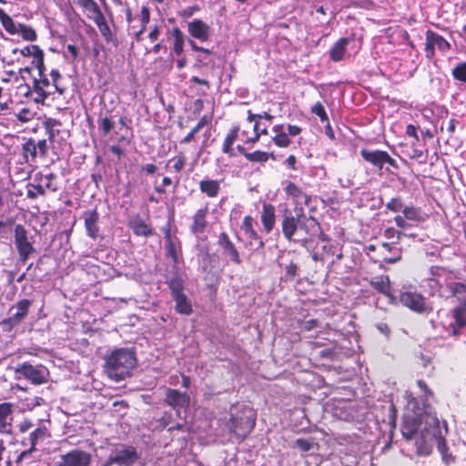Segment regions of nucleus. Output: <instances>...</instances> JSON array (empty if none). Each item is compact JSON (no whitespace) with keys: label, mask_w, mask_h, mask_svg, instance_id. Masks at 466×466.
I'll return each mask as SVG.
<instances>
[{"label":"nucleus","mask_w":466,"mask_h":466,"mask_svg":"<svg viewBox=\"0 0 466 466\" xmlns=\"http://www.w3.org/2000/svg\"><path fill=\"white\" fill-rule=\"evenodd\" d=\"M319 230V223L313 216H307L302 207L291 211L285 208L281 219V231L286 240L307 247Z\"/></svg>","instance_id":"f257e3e1"},{"label":"nucleus","mask_w":466,"mask_h":466,"mask_svg":"<svg viewBox=\"0 0 466 466\" xmlns=\"http://www.w3.org/2000/svg\"><path fill=\"white\" fill-rule=\"evenodd\" d=\"M136 366V351L129 348H120L105 358L104 370L108 378L120 381L131 376Z\"/></svg>","instance_id":"f03ea898"},{"label":"nucleus","mask_w":466,"mask_h":466,"mask_svg":"<svg viewBox=\"0 0 466 466\" xmlns=\"http://www.w3.org/2000/svg\"><path fill=\"white\" fill-rule=\"evenodd\" d=\"M230 431L239 440L243 441L253 430L256 424L255 410L247 406H234L230 409Z\"/></svg>","instance_id":"7ed1b4c3"},{"label":"nucleus","mask_w":466,"mask_h":466,"mask_svg":"<svg viewBox=\"0 0 466 466\" xmlns=\"http://www.w3.org/2000/svg\"><path fill=\"white\" fill-rule=\"evenodd\" d=\"M424 427L420 430V436L416 438L417 453L427 456L431 453L435 439L440 433V420L436 415L425 414L423 416Z\"/></svg>","instance_id":"20e7f679"},{"label":"nucleus","mask_w":466,"mask_h":466,"mask_svg":"<svg viewBox=\"0 0 466 466\" xmlns=\"http://www.w3.org/2000/svg\"><path fill=\"white\" fill-rule=\"evenodd\" d=\"M140 456L137 449L130 445H116L101 466H133Z\"/></svg>","instance_id":"39448f33"},{"label":"nucleus","mask_w":466,"mask_h":466,"mask_svg":"<svg viewBox=\"0 0 466 466\" xmlns=\"http://www.w3.org/2000/svg\"><path fill=\"white\" fill-rule=\"evenodd\" d=\"M400 302L409 308L410 310L419 313H430L432 311V306L427 302L426 299L416 290H400Z\"/></svg>","instance_id":"423d86ee"},{"label":"nucleus","mask_w":466,"mask_h":466,"mask_svg":"<svg viewBox=\"0 0 466 466\" xmlns=\"http://www.w3.org/2000/svg\"><path fill=\"white\" fill-rule=\"evenodd\" d=\"M50 437V432L48 431V429L41 424L40 426L36 427L35 430H33L28 438L27 439H24L22 441V444L24 446H26L27 444L30 445V447L22 451L16 458L15 460V463H21L25 457H28L30 456L31 454H33V452L35 451V446L40 443V442H43L45 440H46L47 438Z\"/></svg>","instance_id":"0eeeda50"},{"label":"nucleus","mask_w":466,"mask_h":466,"mask_svg":"<svg viewBox=\"0 0 466 466\" xmlns=\"http://www.w3.org/2000/svg\"><path fill=\"white\" fill-rule=\"evenodd\" d=\"M16 374L23 376L33 384L40 385L46 382L47 371L42 366H33L28 362H24L15 367Z\"/></svg>","instance_id":"6e6552de"},{"label":"nucleus","mask_w":466,"mask_h":466,"mask_svg":"<svg viewBox=\"0 0 466 466\" xmlns=\"http://www.w3.org/2000/svg\"><path fill=\"white\" fill-rule=\"evenodd\" d=\"M15 244L19 254V260L25 263L29 256L35 252V248L28 241L27 231L22 225L15 228Z\"/></svg>","instance_id":"1a4fd4ad"},{"label":"nucleus","mask_w":466,"mask_h":466,"mask_svg":"<svg viewBox=\"0 0 466 466\" xmlns=\"http://www.w3.org/2000/svg\"><path fill=\"white\" fill-rule=\"evenodd\" d=\"M425 53L426 57L431 59L435 56V47L441 52L445 53L451 49L450 43L439 34L432 30L426 31Z\"/></svg>","instance_id":"9d476101"},{"label":"nucleus","mask_w":466,"mask_h":466,"mask_svg":"<svg viewBox=\"0 0 466 466\" xmlns=\"http://www.w3.org/2000/svg\"><path fill=\"white\" fill-rule=\"evenodd\" d=\"M32 93L35 95L34 100L38 104H44L49 96L55 94L53 84L46 74L38 75L34 78Z\"/></svg>","instance_id":"9b49d317"},{"label":"nucleus","mask_w":466,"mask_h":466,"mask_svg":"<svg viewBox=\"0 0 466 466\" xmlns=\"http://www.w3.org/2000/svg\"><path fill=\"white\" fill-rule=\"evenodd\" d=\"M452 321L449 324L448 330L451 336L457 337L461 329L466 328V304H459L450 311Z\"/></svg>","instance_id":"f8f14e48"},{"label":"nucleus","mask_w":466,"mask_h":466,"mask_svg":"<svg viewBox=\"0 0 466 466\" xmlns=\"http://www.w3.org/2000/svg\"><path fill=\"white\" fill-rule=\"evenodd\" d=\"M90 461L91 458L87 452L74 450L63 455L56 466H88Z\"/></svg>","instance_id":"ddd939ff"},{"label":"nucleus","mask_w":466,"mask_h":466,"mask_svg":"<svg viewBox=\"0 0 466 466\" xmlns=\"http://www.w3.org/2000/svg\"><path fill=\"white\" fill-rule=\"evenodd\" d=\"M187 32L193 38L198 39L201 42L208 41L211 35L210 26L198 18H195L187 23Z\"/></svg>","instance_id":"4468645a"},{"label":"nucleus","mask_w":466,"mask_h":466,"mask_svg":"<svg viewBox=\"0 0 466 466\" xmlns=\"http://www.w3.org/2000/svg\"><path fill=\"white\" fill-rule=\"evenodd\" d=\"M14 420V405L11 402L0 403V433L12 434V423Z\"/></svg>","instance_id":"2eb2a0df"},{"label":"nucleus","mask_w":466,"mask_h":466,"mask_svg":"<svg viewBox=\"0 0 466 466\" xmlns=\"http://www.w3.org/2000/svg\"><path fill=\"white\" fill-rule=\"evenodd\" d=\"M218 245L222 248L223 254L229 257L230 260L237 265L241 264L239 252L229 239L226 232H221L218 236Z\"/></svg>","instance_id":"dca6fc26"},{"label":"nucleus","mask_w":466,"mask_h":466,"mask_svg":"<svg viewBox=\"0 0 466 466\" xmlns=\"http://www.w3.org/2000/svg\"><path fill=\"white\" fill-rule=\"evenodd\" d=\"M253 219L250 216H246L243 218L241 228L244 230L245 235L249 240V245L254 250H259L264 248V241L258 237V233L253 228Z\"/></svg>","instance_id":"f3484780"},{"label":"nucleus","mask_w":466,"mask_h":466,"mask_svg":"<svg viewBox=\"0 0 466 466\" xmlns=\"http://www.w3.org/2000/svg\"><path fill=\"white\" fill-rule=\"evenodd\" d=\"M165 402L172 408L178 410L189 405V396L187 392H180L177 390L167 389Z\"/></svg>","instance_id":"a211bd4d"},{"label":"nucleus","mask_w":466,"mask_h":466,"mask_svg":"<svg viewBox=\"0 0 466 466\" xmlns=\"http://www.w3.org/2000/svg\"><path fill=\"white\" fill-rule=\"evenodd\" d=\"M370 286L378 292L385 295L391 304L397 302V298L391 294L390 280L389 276L380 275L371 279Z\"/></svg>","instance_id":"6ab92c4d"},{"label":"nucleus","mask_w":466,"mask_h":466,"mask_svg":"<svg viewBox=\"0 0 466 466\" xmlns=\"http://www.w3.org/2000/svg\"><path fill=\"white\" fill-rule=\"evenodd\" d=\"M85 228L89 238L96 240L99 237V214L96 209L84 213Z\"/></svg>","instance_id":"aec40b11"},{"label":"nucleus","mask_w":466,"mask_h":466,"mask_svg":"<svg viewBox=\"0 0 466 466\" xmlns=\"http://www.w3.org/2000/svg\"><path fill=\"white\" fill-rule=\"evenodd\" d=\"M361 157L373 167L381 170L384 167V160L386 157V151L383 150H370L367 148H362L360 152Z\"/></svg>","instance_id":"412c9836"},{"label":"nucleus","mask_w":466,"mask_h":466,"mask_svg":"<svg viewBox=\"0 0 466 466\" xmlns=\"http://www.w3.org/2000/svg\"><path fill=\"white\" fill-rule=\"evenodd\" d=\"M424 423L423 417L419 420L413 416H405L401 426V433L406 440L416 437L421 424Z\"/></svg>","instance_id":"4be33fe9"},{"label":"nucleus","mask_w":466,"mask_h":466,"mask_svg":"<svg viewBox=\"0 0 466 466\" xmlns=\"http://www.w3.org/2000/svg\"><path fill=\"white\" fill-rule=\"evenodd\" d=\"M208 213V207L201 208L198 210H197V212L193 216V223L190 227V230H191L192 234L198 236L199 234H202L205 231V229L208 226V221H207Z\"/></svg>","instance_id":"5701e85b"},{"label":"nucleus","mask_w":466,"mask_h":466,"mask_svg":"<svg viewBox=\"0 0 466 466\" xmlns=\"http://www.w3.org/2000/svg\"><path fill=\"white\" fill-rule=\"evenodd\" d=\"M26 187V197L30 199H36L39 196H45L46 189L43 185V173H35L33 182L28 183Z\"/></svg>","instance_id":"b1692460"},{"label":"nucleus","mask_w":466,"mask_h":466,"mask_svg":"<svg viewBox=\"0 0 466 466\" xmlns=\"http://www.w3.org/2000/svg\"><path fill=\"white\" fill-rule=\"evenodd\" d=\"M31 305V300L26 299H21L13 306H11V308L9 309V313L16 319H18L20 322H23L24 319L28 315Z\"/></svg>","instance_id":"393cba45"},{"label":"nucleus","mask_w":466,"mask_h":466,"mask_svg":"<svg viewBox=\"0 0 466 466\" xmlns=\"http://www.w3.org/2000/svg\"><path fill=\"white\" fill-rule=\"evenodd\" d=\"M199 190L210 198H216L220 190V183L216 179H202L199 182Z\"/></svg>","instance_id":"a878e982"},{"label":"nucleus","mask_w":466,"mask_h":466,"mask_svg":"<svg viewBox=\"0 0 466 466\" xmlns=\"http://www.w3.org/2000/svg\"><path fill=\"white\" fill-rule=\"evenodd\" d=\"M349 43V38H339L329 50V58L334 62L341 61L345 56L346 47Z\"/></svg>","instance_id":"bb28decb"},{"label":"nucleus","mask_w":466,"mask_h":466,"mask_svg":"<svg viewBox=\"0 0 466 466\" xmlns=\"http://www.w3.org/2000/svg\"><path fill=\"white\" fill-rule=\"evenodd\" d=\"M261 222L267 233H269L273 229L275 225V208L272 205H263Z\"/></svg>","instance_id":"cd10ccee"},{"label":"nucleus","mask_w":466,"mask_h":466,"mask_svg":"<svg viewBox=\"0 0 466 466\" xmlns=\"http://www.w3.org/2000/svg\"><path fill=\"white\" fill-rule=\"evenodd\" d=\"M44 127L46 129V133L48 137V141L50 144H54L56 140V137L60 135L61 131L59 127L62 126L61 122L55 118H46L44 122Z\"/></svg>","instance_id":"c85d7f7f"},{"label":"nucleus","mask_w":466,"mask_h":466,"mask_svg":"<svg viewBox=\"0 0 466 466\" xmlns=\"http://www.w3.org/2000/svg\"><path fill=\"white\" fill-rule=\"evenodd\" d=\"M166 254L167 257L171 258L174 265H177L179 262V258L182 254L181 242L178 238L167 241L166 245Z\"/></svg>","instance_id":"c756f323"},{"label":"nucleus","mask_w":466,"mask_h":466,"mask_svg":"<svg viewBox=\"0 0 466 466\" xmlns=\"http://www.w3.org/2000/svg\"><path fill=\"white\" fill-rule=\"evenodd\" d=\"M167 35L174 38L173 52L179 56L184 51L186 35L178 27H173Z\"/></svg>","instance_id":"7c9ffc66"},{"label":"nucleus","mask_w":466,"mask_h":466,"mask_svg":"<svg viewBox=\"0 0 466 466\" xmlns=\"http://www.w3.org/2000/svg\"><path fill=\"white\" fill-rule=\"evenodd\" d=\"M78 3L85 9L94 14L93 19L98 26L104 23L105 16L95 0H78Z\"/></svg>","instance_id":"2f4dec72"},{"label":"nucleus","mask_w":466,"mask_h":466,"mask_svg":"<svg viewBox=\"0 0 466 466\" xmlns=\"http://www.w3.org/2000/svg\"><path fill=\"white\" fill-rule=\"evenodd\" d=\"M381 248L384 249V251H382V254L384 255L383 260L386 263L393 264L400 259V250L392 244L383 243L381 245Z\"/></svg>","instance_id":"473e14b6"},{"label":"nucleus","mask_w":466,"mask_h":466,"mask_svg":"<svg viewBox=\"0 0 466 466\" xmlns=\"http://www.w3.org/2000/svg\"><path fill=\"white\" fill-rule=\"evenodd\" d=\"M129 225L137 236L147 238L154 234L152 228L139 218L131 221Z\"/></svg>","instance_id":"72a5a7b5"},{"label":"nucleus","mask_w":466,"mask_h":466,"mask_svg":"<svg viewBox=\"0 0 466 466\" xmlns=\"http://www.w3.org/2000/svg\"><path fill=\"white\" fill-rule=\"evenodd\" d=\"M239 127H234L228 133L222 146V151L225 154H228L229 157H234L235 153L233 151L232 146L234 142L237 140L238 136Z\"/></svg>","instance_id":"f704fd0d"},{"label":"nucleus","mask_w":466,"mask_h":466,"mask_svg":"<svg viewBox=\"0 0 466 466\" xmlns=\"http://www.w3.org/2000/svg\"><path fill=\"white\" fill-rule=\"evenodd\" d=\"M176 302L175 309L180 314L189 315L192 312V306L185 294L173 297Z\"/></svg>","instance_id":"c9c22d12"},{"label":"nucleus","mask_w":466,"mask_h":466,"mask_svg":"<svg viewBox=\"0 0 466 466\" xmlns=\"http://www.w3.org/2000/svg\"><path fill=\"white\" fill-rule=\"evenodd\" d=\"M402 214L408 220L415 222L424 221V217L420 208L414 206L404 207L402 209Z\"/></svg>","instance_id":"e433bc0d"},{"label":"nucleus","mask_w":466,"mask_h":466,"mask_svg":"<svg viewBox=\"0 0 466 466\" xmlns=\"http://www.w3.org/2000/svg\"><path fill=\"white\" fill-rule=\"evenodd\" d=\"M210 122V117L208 116H203L198 123L191 129V131L181 140V144H188L190 143L195 135L198 133L205 126H208Z\"/></svg>","instance_id":"4c0bfd02"},{"label":"nucleus","mask_w":466,"mask_h":466,"mask_svg":"<svg viewBox=\"0 0 466 466\" xmlns=\"http://www.w3.org/2000/svg\"><path fill=\"white\" fill-rule=\"evenodd\" d=\"M285 192L288 196L293 198L295 201V208L301 207L299 205V200L302 199V196H304V192L294 183L289 182L285 187Z\"/></svg>","instance_id":"58836bf2"},{"label":"nucleus","mask_w":466,"mask_h":466,"mask_svg":"<svg viewBox=\"0 0 466 466\" xmlns=\"http://www.w3.org/2000/svg\"><path fill=\"white\" fill-rule=\"evenodd\" d=\"M17 34H20L23 39L26 41L33 42L37 39V35L35 29L25 24H18Z\"/></svg>","instance_id":"ea45409f"},{"label":"nucleus","mask_w":466,"mask_h":466,"mask_svg":"<svg viewBox=\"0 0 466 466\" xmlns=\"http://www.w3.org/2000/svg\"><path fill=\"white\" fill-rule=\"evenodd\" d=\"M0 22L5 30L10 35L17 34L18 25H16L10 15L6 13L0 16Z\"/></svg>","instance_id":"a19ab883"},{"label":"nucleus","mask_w":466,"mask_h":466,"mask_svg":"<svg viewBox=\"0 0 466 466\" xmlns=\"http://www.w3.org/2000/svg\"><path fill=\"white\" fill-rule=\"evenodd\" d=\"M269 157H273V154H268L264 151L257 150L255 152L246 155V158L250 162L265 163L268 160Z\"/></svg>","instance_id":"79ce46f5"},{"label":"nucleus","mask_w":466,"mask_h":466,"mask_svg":"<svg viewBox=\"0 0 466 466\" xmlns=\"http://www.w3.org/2000/svg\"><path fill=\"white\" fill-rule=\"evenodd\" d=\"M41 48L36 45L26 46L24 48L18 49L15 48L13 50V53L15 54L19 52L23 56L29 57L35 56V55H40Z\"/></svg>","instance_id":"37998d69"},{"label":"nucleus","mask_w":466,"mask_h":466,"mask_svg":"<svg viewBox=\"0 0 466 466\" xmlns=\"http://www.w3.org/2000/svg\"><path fill=\"white\" fill-rule=\"evenodd\" d=\"M21 323L22 322L10 315L0 322V327L4 332L9 333Z\"/></svg>","instance_id":"c03bdc74"},{"label":"nucleus","mask_w":466,"mask_h":466,"mask_svg":"<svg viewBox=\"0 0 466 466\" xmlns=\"http://www.w3.org/2000/svg\"><path fill=\"white\" fill-rule=\"evenodd\" d=\"M167 283L171 290L172 298L177 295L184 294L183 281L178 277L172 278Z\"/></svg>","instance_id":"a18cd8bd"},{"label":"nucleus","mask_w":466,"mask_h":466,"mask_svg":"<svg viewBox=\"0 0 466 466\" xmlns=\"http://www.w3.org/2000/svg\"><path fill=\"white\" fill-rule=\"evenodd\" d=\"M24 155L27 157L30 155L31 158L35 160L39 155L35 145V140L30 138L23 145Z\"/></svg>","instance_id":"49530a36"},{"label":"nucleus","mask_w":466,"mask_h":466,"mask_svg":"<svg viewBox=\"0 0 466 466\" xmlns=\"http://www.w3.org/2000/svg\"><path fill=\"white\" fill-rule=\"evenodd\" d=\"M56 179V175H55L54 173H49L46 175L43 174V182L45 181L43 185L45 187V189L46 188L52 192H56L58 190V186L55 182Z\"/></svg>","instance_id":"de8ad7c7"},{"label":"nucleus","mask_w":466,"mask_h":466,"mask_svg":"<svg viewBox=\"0 0 466 466\" xmlns=\"http://www.w3.org/2000/svg\"><path fill=\"white\" fill-rule=\"evenodd\" d=\"M138 20L140 22V26L138 28H143L146 31L147 25L150 21V9L147 5H143L141 7L140 13L137 15Z\"/></svg>","instance_id":"09e8293b"},{"label":"nucleus","mask_w":466,"mask_h":466,"mask_svg":"<svg viewBox=\"0 0 466 466\" xmlns=\"http://www.w3.org/2000/svg\"><path fill=\"white\" fill-rule=\"evenodd\" d=\"M50 76H51V79H52V84H53V87H54L55 93L57 92L60 95H64L66 89L64 87H61L58 85V80L62 78V76L59 73V71L56 70V69H52L50 71Z\"/></svg>","instance_id":"8fccbe9b"},{"label":"nucleus","mask_w":466,"mask_h":466,"mask_svg":"<svg viewBox=\"0 0 466 466\" xmlns=\"http://www.w3.org/2000/svg\"><path fill=\"white\" fill-rule=\"evenodd\" d=\"M452 76L455 79L466 83V63L455 66L452 69Z\"/></svg>","instance_id":"3c124183"},{"label":"nucleus","mask_w":466,"mask_h":466,"mask_svg":"<svg viewBox=\"0 0 466 466\" xmlns=\"http://www.w3.org/2000/svg\"><path fill=\"white\" fill-rule=\"evenodd\" d=\"M435 443L437 444L438 451H440V453L442 456V460L446 463H449V460L446 459V452H447L448 448H447L444 438L441 436V431L439 433V436L435 439L434 444Z\"/></svg>","instance_id":"603ef678"},{"label":"nucleus","mask_w":466,"mask_h":466,"mask_svg":"<svg viewBox=\"0 0 466 466\" xmlns=\"http://www.w3.org/2000/svg\"><path fill=\"white\" fill-rule=\"evenodd\" d=\"M311 112L318 116L322 123L328 122L329 117L325 111L323 105L320 102H317L312 107Z\"/></svg>","instance_id":"864d4df0"},{"label":"nucleus","mask_w":466,"mask_h":466,"mask_svg":"<svg viewBox=\"0 0 466 466\" xmlns=\"http://www.w3.org/2000/svg\"><path fill=\"white\" fill-rule=\"evenodd\" d=\"M314 442L307 439H297L295 441V447L300 451L307 452L314 447Z\"/></svg>","instance_id":"5fc2aeb1"},{"label":"nucleus","mask_w":466,"mask_h":466,"mask_svg":"<svg viewBox=\"0 0 466 466\" xmlns=\"http://www.w3.org/2000/svg\"><path fill=\"white\" fill-rule=\"evenodd\" d=\"M386 208L392 212L402 211L403 205L400 198H392L386 205Z\"/></svg>","instance_id":"6e6d98bb"},{"label":"nucleus","mask_w":466,"mask_h":466,"mask_svg":"<svg viewBox=\"0 0 466 466\" xmlns=\"http://www.w3.org/2000/svg\"><path fill=\"white\" fill-rule=\"evenodd\" d=\"M272 140L275 143V145L279 147H287L291 143L290 139L288 137V135L286 133L278 135V136H274L272 137Z\"/></svg>","instance_id":"4d7b16f0"},{"label":"nucleus","mask_w":466,"mask_h":466,"mask_svg":"<svg viewBox=\"0 0 466 466\" xmlns=\"http://www.w3.org/2000/svg\"><path fill=\"white\" fill-rule=\"evenodd\" d=\"M169 162H174L173 169L178 173L185 167L186 157H184V155H180L176 157H173L172 159L169 160Z\"/></svg>","instance_id":"13d9d810"},{"label":"nucleus","mask_w":466,"mask_h":466,"mask_svg":"<svg viewBox=\"0 0 466 466\" xmlns=\"http://www.w3.org/2000/svg\"><path fill=\"white\" fill-rule=\"evenodd\" d=\"M298 271V266L294 262H290L285 267V278L286 279H293Z\"/></svg>","instance_id":"bf43d9fd"},{"label":"nucleus","mask_w":466,"mask_h":466,"mask_svg":"<svg viewBox=\"0 0 466 466\" xmlns=\"http://www.w3.org/2000/svg\"><path fill=\"white\" fill-rule=\"evenodd\" d=\"M35 145L36 147L39 156L45 157L48 150L46 139H40L37 142L35 141Z\"/></svg>","instance_id":"052dcab7"},{"label":"nucleus","mask_w":466,"mask_h":466,"mask_svg":"<svg viewBox=\"0 0 466 466\" xmlns=\"http://www.w3.org/2000/svg\"><path fill=\"white\" fill-rule=\"evenodd\" d=\"M99 127L103 130L104 134L106 135L114 128V123L110 118L104 117L101 119Z\"/></svg>","instance_id":"680f3d73"},{"label":"nucleus","mask_w":466,"mask_h":466,"mask_svg":"<svg viewBox=\"0 0 466 466\" xmlns=\"http://www.w3.org/2000/svg\"><path fill=\"white\" fill-rule=\"evenodd\" d=\"M145 33L143 28H137L136 25L129 26V34L133 35V39L137 42H140L143 38L142 35Z\"/></svg>","instance_id":"e2e57ef3"},{"label":"nucleus","mask_w":466,"mask_h":466,"mask_svg":"<svg viewBox=\"0 0 466 466\" xmlns=\"http://www.w3.org/2000/svg\"><path fill=\"white\" fill-rule=\"evenodd\" d=\"M385 165H388V167H386V171L387 172H390L391 173V171L390 170V167H392L393 169L395 170H398L400 168L398 163L396 162L395 159H393L390 155L389 153L387 152L386 154V157H385V160H384V166Z\"/></svg>","instance_id":"0e129e2a"},{"label":"nucleus","mask_w":466,"mask_h":466,"mask_svg":"<svg viewBox=\"0 0 466 466\" xmlns=\"http://www.w3.org/2000/svg\"><path fill=\"white\" fill-rule=\"evenodd\" d=\"M160 29H161V26L158 25H154L153 26L150 27L148 38L150 39L151 42H155L158 39V37L160 35Z\"/></svg>","instance_id":"69168bd1"},{"label":"nucleus","mask_w":466,"mask_h":466,"mask_svg":"<svg viewBox=\"0 0 466 466\" xmlns=\"http://www.w3.org/2000/svg\"><path fill=\"white\" fill-rule=\"evenodd\" d=\"M407 220L408 219H406L404 218V216L398 215L394 218V221H395L397 227L400 228H402V229H407L410 227V225L407 222Z\"/></svg>","instance_id":"338daca9"},{"label":"nucleus","mask_w":466,"mask_h":466,"mask_svg":"<svg viewBox=\"0 0 466 466\" xmlns=\"http://www.w3.org/2000/svg\"><path fill=\"white\" fill-rule=\"evenodd\" d=\"M172 421V414L165 412L163 416L158 420L159 426L161 428L167 427Z\"/></svg>","instance_id":"774afa93"}]
</instances>
